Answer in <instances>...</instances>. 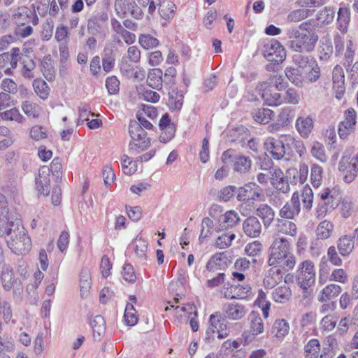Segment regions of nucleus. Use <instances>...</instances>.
<instances>
[{"instance_id":"49530a36","label":"nucleus","mask_w":358,"mask_h":358,"mask_svg":"<svg viewBox=\"0 0 358 358\" xmlns=\"http://www.w3.org/2000/svg\"><path fill=\"white\" fill-rule=\"evenodd\" d=\"M16 227V222H13L10 215L5 216V217H0V237L6 235L8 236L13 229Z\"/></svg>"},{"instance_id":"b1692460","label":"nucleus","mask_w":358,"mask_h":358,"mask_svg":"<svg viewBox=\"0 0 358 358\" xmlns=\"http://www.w3.org/2000/svg\"><path fill=\"white\" fill-rule=\"evenodd\" d=\"M224 312L226 317L232 320H238L244 317L247 313L245 306L236 303L225 305Z\"/></svg>"},{"instance_id":"603ef678","label":"nucleus","mask_w":358,"mask_h":358,"mask_svg":"<svg viewBox=\"0 0 358 358\" xmlns=\"http://www.w3.org/2000/svg\"><path fill=\"white\" fill-rule=\"evenodd\" d=\"M33 87L36 94L42 99H46L49 95L50 88L45 81L36 79L33 82Z\"/></svg>"},{"instance_id":"aec40b11","label":"nucleus","mask_w":358,"mask_h":358,"mask_svg":"<svg viewBox=\"0 0 358 358\" xmlns=\"http://www.w3.org/2000/svg\"><path fill=\"white\" fill-rule=\"evenodd\" d=\"M355 237L350 235H343L337 241V249L343 257H348L355 248Z\"/></svg>"},{"instance_id":"c03bdc74","label":"nucleus","mask_w":358,"mask_h":358,"mask_svg":"<svg viewBox=\"0 0 358 358\" xmlns=\"http://www.w3.org/2000/svg\"><path fill=\"white\" fill-rule=\"evenodd\" d=\"M287 173L291 175L293 173L294 182L296 184H303L308 178V166L306 163H301L299 164V169L296 171L295 169H289L287 171Z\"/></svg>"},{"instance_id":"cd10ccee","label":"nucleus","mask_w":358,"mask_h":358,"mask_svg":"<svg viewBox=\"0 0 358 358\" xmlns=\"http://www.w3.org/2000/svg\"><path fill=\"white\" fill-rule=\"evenodd\" d=\"M341 291L342 288L340 285L329 284L322 289L317 296V299L320 302H327L338 296Z\"/></svg>"},{"instance_id":"a211bd4d","label":"nucleus","mask_w":358,"mask_h":358,"mask_svg":"<svg viewBox=\"0 0 358 358\" xmlns=\"http://www.w3.org/2000/svg\"><path fill=\"white\" fill-rule=\"evenodd\" d=\"M264 146L275 159L280 160L286 155L280 137L278 140L273 137L267 138L264 142Z\"/></svg>"},{"instance_id":"680f3d73","label":"nucleus","mask_w":358,"mask_h":358,"mask_svg":"<svg viewBox=\"0 0 358 358\" xmlns=\"http://www.w3.org/2000/svg\"><path fill=\"white\" fill-rule=\"evenodd\" d=\"M1 115L3 120L15 121L19 123L22 122L24 120L23 116L20 113L18 109L16 108L2 112L1 113Z\"/></svg>"},{"instance_id":"dca6fc26","label":"nucleus","mask_w":358,"mask_h":358,"mask_svg":"<svg viewBox=\"0 0 358 358\" xmlns=\"http://www.w3.org/2000/svg\"><path fill=\"white\" fill-rule=\"evenodd\" d=\"M243 233L250 238H257L262 231V226L256 216H250L246 218L242 224Z\"/></svg>"},{"instance_id":"ddd939ff","label":"nucleus","mask_w":358,"mask_h":358,"mask_svg":"<svg viewBox=\"0 0 358 358\" xmlns=\"http://www.w3.org/2000/svg\"><path fill=\"white\" fill-rule=\"evenodd\" d=\"M301 211L300 196L298 192L293 193L290 202H287L280 210L279 215L283 219L292 220Z\"/></svg>"},{"instance_id":"f8f14e48","label":"nucleus","mask_w":358,"mask_h":358,"mask_svg":"<svg viewBox=\"0 0 358 358\" xmlns=\"http://www.w3.org/2000/svg\"><path fill=\"white\" fill-rule=\"evenodd\" d=\"M357 123V113L353 108H348L345 112V118L338 126V135L342 139H345L355 131Z\"/></svg>"},{"instance_id":"6ab92c4d","label":"nucleus","mask_w":358,"mask_h":358,"mask_svg":"<svg viewBox=\"0 0 358 358\" xmlns=\"http://www.w3.org/2000/svg\"><path fill=\"white\" fill-rule=\"evenodd\" d=\"M255 215L260 217L266 228L270 227L275 217V212L268 204H260L255 208Z\"/></svg>"},{"instance_id":"f3484780","label":"nucleus","mask_w":358,"mask_h":358,"mask_svg":"<svg viewBox=\"0 0 358 358\" xmlns=\"http://www.w3.org/2000/svg\"><path fill=\"white\" fill-rule=\"evenodd\" d=\"M271 268L267 271L264 279V285L268 288H273L282 278L284 268L280 265H268Z\"/></svg>"},{"instance_id":"c756f323","label":"nucleus","mask_w":358,"mask_h":358,"mask_svg":"<svg viewBox=\"0 0 358 358\" xmlns=\"http://www.w3.org/2000/svg\"><path fill=\"white\" fill-rule=\"evenodd\" d=\"M240 221L238 214L234 210H229L221 215L218 218L220 227L223 229H227L236 226Z\"/></svg>"},{"instance_id":"ea45409f","label":"nucleus","mask_w":358,"mask_h":358,"mask_svg":"<svg viewBox=\"0 0 358 358\" xmlns=\"http://www.w3.org/2000/svg\"><path fill=\"white\" fill-rule=\"evenodd\" d=\"M299 196L302 200L303 210L309 212L313 203V192L311 187L308 185L304 186Z\"/></svg>"},{"instance_id":"4c0bfd02","label":"nucleus","mask_w":358,"mask_h":358,"mask_svg":"<svg viewBox=\"0 0 358 358\" xmlns=\"http://www.w3.org/2000/svg\"><path fill=\"white\" fill-rule=\"evenodd\" d=\"M162 71L159 69H154L148 75L147 83L153 89L159 90L162 87Z\"/></svg>"},{"instance_id":"412c9836","label":"nucleus","mask_w":358,"mask_h":358,"mask_svg":"<svg viewBox=\"0 0 358 358\" xmlns=\"http://www.w3.org/2000/svg\"><path fill=\"white\" fill-rule=\"evenodd\" d=\"M250 287L248 285H231L224 288L223 294L226 299H243L249 292Z\"/></svg>"},{"instance_id":"bb28decb","label":"nucleus","mask_w":358,"mask_h":358,"mask_svg":"<svg viewBox=\"0 0 358 358\" xmlns=\"http://www.w3.org/2000/svg\"><path fill=\"white\" fill-rule=\"evenodd\" d=\"M31 11L27 6H22L15 8L12 13V20L15 23L24 26L29 22Z\"/></svg>"},{"instance_id":"393cba45","label":"nucleus","mask_w":358,"mask_h":358,"mask_svg":"<svg viewBox=\"0 0 358 358\" xmlns=\"http://www.w3.org/2000/svg\"><path fill=\"white\" fill-rule=\"evenodd\" d=\"M168 114H164L159 123L161 129L163 131L160 135V141L166 142L171 140L175 134L173 124H171Z\"/></svg>"},{"instance_id":"473e14b6","label":"nucleus","mask_w":358,"mask_h":358,"mask_svg":"<svg viewBox=\"0 0 358 358\" xmlns=\"http://www.w3.org/2000/svg\"><path fill=\"white\" fill-rule=\"evenodd\" d=\"M334 226L328 220L322 221L317 227L315 233L319 240H327L330 238L334 231Z\"/></svg>"},{"instance_id":"9b49d317","label":"nucleus","mask_w":358,"mask_h":358,"mask_svg":"<svg viewBox=\"0 0 358 358\" xmlns=\"http://www.w3.org/2000/svg\"><path fill=\"white\" fill-rule=\"evenodd\" d=\"M264 48V55L267 60L277 64L282 63L285 60L286 57L285 49L277 40L271 41Z\"/></svg>"},{"instance_id":"69168bd1","label":"nucleus","mask_w":358,"mask_h":358,"mask_svg":"<svg viewBox=\"0 0 358 358\" xmlns=\"http://www.w3.org/2000/svg\"><path fill=\"white\" fill-rule=\"evenodd\" d=\"M281 143L284 146L286 155L291 156L296 138L290 134H284L280 136Z\"/></svg>"},{"instance_id":"e433bc0d","label":"nucleus","mask_w":358,"mask_h":358,"mask_svg":"<svg viewBox=\"0 0 358 358\" xmlns=\"http://www.w3.org/2000/svg\"><path fill=\"white\" fill-rule=\"evenodd\" d=\"M277 222L278 231L293 237L296 236L297 228L295 223L287 219H278Z\"/></svg>"},{"instance_id":"8fccbe9b","label":"nucleus","mask_w":358,"mask_h":358,"mask_svg":"<svg viewBox=\"0 0 358 358\" xmlns=\"http://www.w3.org/2000/svg\"><path fill=\"white\" fill-rule=\"evenodd\" d=\"M91 285L90 272L87 268H83L80 275V287L82 297L87 295Z\"/></svg>"},{"instance_id":"5701e85b","label":"nucleus","mask_w":358,"mask_h":358,"mask_svg":"<svg viewBox=\"0 0 358 358\" xmlns=\"http://www.w3.org/2000/svg\"><path fill=\"white\" fill-rule=\"evenodd\" d=\"M350 22V10L347 6L339 8L337 12L336 27L342 33L346 34Z\"/></svg>"},{"instance_id":"a19ab883","label":"nucleus","mask_w":358,"mask_h":358,"mask_svg":"<svg viewBox=\"0 0 358 358\" xmlns=\"http://www.w3.org/2000/svg\"><path fill=\"white\" fill-rule=\"evenodd\" d=\"M168 105L171 110H179L183 104V94L178 90H171L169 94Z\"/></svg>"},{"instance_id":"e2e57ef3","label":"nucleus","mask_w":358,"mask_h":358,"mask_svg":"<svg viewBox=\"0 0 358 358\" xmlns=\"http://www.w3.org/2000/svg\"><path fill=\"white\" fill-rule=\"evenodd\" d=\"M311 155L317 160L325 162L327 156L325 155L324 148L322 144L319 142H314L311 148Z\"/></svg>"},{"instance_id":"774afa93","label":"nucleus","mask_w":358,"mask_h":358,"mask_svg":"<svg viewBox=\"0 0 358 358\" xmlns=\"http://www.w3.org/2000/svg\"><path fill=\"white\" fill-rule=\"evenodd\" d=\"M213 222L209 217H205L201 222V230L199 239H203L208 237L213 232Z\"/></svg>"},{"instance_id":"37998d69","label":"nucleus","mask_w":358,"mask_h":358,"mask_svg":"<svg viewBox=\"0 0 358 358\" xmlns=\"http://www.w3.org/2000/svg\"><path fill=\"white\" fill-rule=\"evenodd\" d=\"M253 118L260 124H267L274 116V112L269 108H258L253 113Z\"/></svg>"},{"instance_id":"2eb2a0df","label":"nucleus","mask_w":358,"mask_h":358,"mask_svg":"<svg viewBox=\"0 0 358 358\" xmlns=\"http://www.w3.org/2000/svg\"><path fill=\"white\" fill-rule=\"evenodd\" d=\"M234 136L236 138L234 141L240 144L242 147H248L249 149L257 152L259 144L252 138H250L248 130L244 127L237 128L234 131Z\"/></svg>"},{"instance_id":"f704fd0d","label":"nucleus","mask_w":358,"mask_h":358,"mask_svg":"<svg viewBox=\"0 0 358 358\" xmlns=\"http://www.w3.org/2000/svg\"><path fill=\"white\" fill-rule=\"evenodd\" d=\"M115 56L113 48L106 47L103 51L102 67L104 71L108 73L114 68Z\"/></svg>"},{"instance_id":"de8ad7c7","label":"nucleus","mask_w":358,"mask_h":358,"mask_svg":"<svg viewBox=\"0 0 358 358\" xmlns=\"http://www.w3.org/2000/svg\"><path fill=\"white\" fill-rule=\"evenodd\" d=\"M318 57L320 61L327 62L331 57L334 48L332 43L330 41H325L322 42L318 48Z\"/></svg>"},{"instance_id":"5fc2aeb1","label":"nucleus","mask_w":358,"mask_h":358,"mask_svg":"<svg viewBox=\"0 0 358 358\" xmlns=\"http://www.w3.org/2000/svg\"><path fill=\"white\" fill-rule=\"evenodd\" d=\"M236 235L233 233H224L215 240V245L220 249H225L231 245Z\"/></svg>"},{"instance_id":"79ce46f5","label":"nucleus","mask_w":358,"mask_h":358,"mask_svg":"<svg viewBox=\"0 0 358 358\" xmlns=\"http://www.w3.org/2000/svg\"><path fill=\"white\" fill-rule=\"evenodd\" d=\"M131 245L136 256L141 260H145L148 249V243L146 241L143 239L141 237L136 236V238L133 241Z\"/></svg>"},{"instance_id":"13d9d810","label":"nucleus","mask_w":358,"mask_h":358,"mask_svg":"<svg viewBox=\"0 0 358 358\" xmlns=\"http://www.w3.org/2000/svg\"><path fill=\"white\" fill-rule=\"evenodd\" d=\"M310 11L306 8H299L292 10L287 15V20L292 22H299L309 16Z\"/></svg>"},{"instance_id":"58836bf2","label":"nucleus","mask_w":358,"mask_h":358,"mask_svg":"<svg viewBox=\"0 0 358 358\" xmlns=\"http://www.w3.org/2000/svg\"><path fill=\"white\" fill-rule=\"evenodd\" d=\"M320 352V343L317 339L310 340L304 346L305 358H318Z\"/></svg>"},{"instance_id":"39448f33","label":"nucleus","mask_w":358,"mask_h":358,"mask_svg":"<svg viewBox=\"0 0 358 358\" xmlns=\"http://www.w3.org/2000/svg\"><path fill=\"white\" fill-rule=\"evenodd\" d=\"M131 137L129 150L133 152H141L148 149L150 146V138L140 124L136 121H131L129 127Z\"/></svg>"},{"instance_id":"4468645a","label":"nucleus","mask_w":358,"mask_h":358,"mask_svg":"<svg viewBox=\"0 0 358 358\" xmlns=\"http://www.w3.org/2000/svg\"><path fill=\"white\" fill-rule=\"evenodd\" d=\"M262 196V188L255 182H250L239 188L237 199L239 201L257 200Z\"/></svg>"},{"instance_id":"4be33fe9","label":"nucleus","mask_w":358,"mask_h":358,"mask_svg":"<svg viewBox=\"0 0 358 358\" xmlns=\"http://www.w3.org/2000/svg\"><path fill=\"white\" fill-rule=\"evenodd\" d=\"M50 182L47 167L43 166L39 169L38 178L36 179V188L38 192L45 196L48 195L50 190Z\"/></svg>"},{"instance_id":"a878e982","label":"nucleus","mask_w":358,"mask_h":358,"mask_svg":"<svg viewBox=\"0 0 358 358\" xmlns=\"http://www.w3.org/2000/svg\"><path fill=\"white\" fill-rule=\"evenodd\" d=\"M313 120L310 116L299 117L296 121V129L300 136L307 138L313 128Z\"/></svg>"},{"instance_id":"20e7f679","label":"nucleus","mask_w":358,"mask_h":358,"mask_svg":"<svg viewBox=\"0 0 358 358\" xmlns=\"http://www.w3.org/2000/svg\"><path fill=\"white\" fill-rule=\"evenodd\" d=\"M338 170L347 183L352 182L358 176V152L353 148L345 150L339 162Z\"/></svg>"},{"instance_id":"0e129e2a","label":"nucleus","mask_w":358,"mask_h":358,"mask_svg":"<svg viewBox=\"0 0 358 358\" xmlns=\"http://www.w3.org/2000/svg\"><path fill=\"white\" fill-rule=\"evenodd\" d=\"M23 76L24 78H32L34 75L31 71L35 69L36 64L34 60L29 56H24L22 58Z\"/></svg>"},{"instance_id":"9d476101","label":"nucleus","mask_w":358,"mask_h":358,"mask_svg":"<svg viewBox=\"0 0 358 358\" xmlns=\"http://www.w3.org/2000/svg\"><path fill=\"white\" fill-rule=\"evenodd\" d=\"M250 331H245L243 334L244 342L245 344L250 343L255 336L262 333L264 331V322L260 315L255 311H252L249 316Z\"/></svg>"},{"instance_id":"3c124183","label":"nucleus","mask_w":358,"mask_h":358,"mask_svg":"<svg viewBox=\"0 0 358 358\" xmlns=\"http://www.w3.org/2000/svg\"><path fill=\"white\" fill-rule=\"evenodd\" d=\"M41 71L48 81H52L55 77V71L50 58L45 57L41 62Z\"/></svg>"},{"instance_id":"338daca9","label":"nucleus","mask_w":358,"mask_h":358,"mask_svg":"<svg viewBox=\"0 0 358 358\" xmlns=\"http://www.w3.org/2000/svg\"><path fill=\"white\" fill-rule=\"evenodd\" d=\"M303 52H296L292 56V60L295 65L301 69H305L310 64L313 57L302 54Z\"/></svg>"},{"instance_id":"bf43d9fd","label":"nucleus","mask_w":358,"mask_h":358,"mask_svg":"<svg viewBox=\"0 0 358 358\" xmlns=\"http://www.w3.org/2000/svg\"><path fill=\"white\" fill-rule=\"evenodd\" d=\"M22 109L27 115L32 117H38L41 112V108L38 105L30 101L24 102Z\"/></svg>"},{"instance_id":"423d86ee","label":"nucleus","mask_w":358,"mask_h":358,"mask_svg":"<svg viewBox=\"0 0 358 358\" xmlns=\"http://www.w3.org/2000/svg\"><path fill=\"white\" fill-rule=\"evenodd\" d=\"M296 280L297 285L306 289L311 287L315 281V269L314 264L310 260L302 262L296 271Z\"/></svg>"},{"instance_id":"f03ea898","label":"nucleus","mask_w":358,"mask_h":358,"mask_svg":"<svg viewBox=\"0 0 358 358\" xmlns=\"http://www.w3.org/2000/svg\"><path fill=\"white\" fill-rule=\"evenodd\" d=\"M287 36L289 38V48L299 52H312L318 41V36L314 31L300 32L296 28L289 29Z\"/></svg>"},{"instance_id":"0eeeda50","label":"nucleus","mask_w":358,"mask_h":358,"mask_svg":"<svg viewBox=\"0 0 358 358\" xmlns=\"http://www.w3.org/2000/svg\"><path fill=\"white\" fill-rule=\"evenodd\" d=\"M210 326L206 331V338H213L214 334H217L218 338L227 337L229 330L227 326V320L220 313L212 314L209 318Z\"/></svg>"},{"instance_id":"c9c22d12","label":"nucleus","mask_w":358,"mask_h":358,"mask_svg":"<svg viewBox=\"0 0 358 358\" xmlns=\"http://www.w3.org/2000/svg\"><path fill=\"white\" fill-rule=\"evenodd\" d=\"M5 260L3 261V262ZM2 267V272L1 274V284L5 290L8 291L12 289V282L15 279L13 277V271L8 265H5L4 263L0 266Z\"/></svg>"},{"instance_id":"72a5a7b5","label":"nucleus","mask_w":358,"mask_h":358,"mask_svg":"<svg viewBox=\"0 0 358 358\" xmlns=\"http://www.w3.org/2000/svg\"><path fill=\"white\" fill-rule=\"evenodd\" d=\"M175 9V4L170 0H161L159 3V14L166 20H169L174 16Z\"/></svg>"},{"instance_id":"052dcab7","label":"nucleus","mask_w":358,"mask_h":358,"mask_svg":"<svg viewBox=\"0 0 358 358\" xmlns=\"http://www.w3.org/2000/svg\"><path fill=\"white\" fill-rule=\"evenodd\" d=\"M139 44L146 50L157 47L159 44L157 38L150 34H141L138 38Z\"/></svg>"},{"instance_id":"c85d7f7f","label":"nucleus","mask_w":358,"mask_h":358,"mask_svg":"<svg viewBox=\"0 0 358 358\" xmlns=\"http://www.w3.org/2000/svg\"><path fill=\"white\" fill-rule=\"evenodd\" d=\"M233 169L239 173H246L249 172L252 166V160L249 157L238 155L231 160Z\"/></svg>"},{"instance_id":"4d7b16f0","label":"nucleus","mask_w":358,"mask_h":358,"mask_svg":"<svg viewBox=\"0 0 358 358\" xmlns=\"http://www.w3.org/2000/svg\"><path fill=\"white\" fill-rule=\"evenodd\" d=\"M294 117V110L290 108H283L278 115V124L282 127L288 125Z\"/></svg>"},{"instance_id":"1a4fd4ad","label":"nucleus","mask_w":358,"mask_h":358,"mask_svg":"<svg viewBox=\"0 0 358 358\" xmlns=\"http://www.w3.org/2000/svg\"><path fill=\"white\" fill-rule=\"evenodd\" d=\"M115 10L117 15L124 17L127 14L139 20L143 17V11L140 6L134 0H115Z\"/></svg>"},{"instance_id":"09e8293b","label":"nucleus","mask_w":358,"mask_h":358,"mask_svg":"<svg viewBox=\"0 0 358 358\" xmlns=\"http://www.w3.org/2000/svg\"><path fill=\"white\" fill-rule=\"evenodd\" d=\"M289 329V324L285 320H277L273 325L272 334L278 338H282L287 334Z\"/></svg>"},{"instance_id":"2f4dec72","label":"nucleus","mask_w":358,"mask_h":358,"mask_svg":"<svg viewBox=\"0 0 358 358\" xmlns=\"http://www.w3.org/2000/svg\"><path fill=\"white\" fill-rule=\"evenodd\" d=\"M292 290L287 285H283L276 287L272 293L273 299L279 303H285L290 300L292 297Z\"/></svg>"},{"instance_id":"864d4df0","label":"nucleus","mask_w":358,"mask_h":358,"mask_svg":"<svg viewBox=\"0 0 358 358\" xmlns=\"http://www.w3.org/2000/svg\"><path fill=\"white\" fill-rule=\"evenodd\" d=\"M313 65L310 70L306 73V83H314L319 80L321 76V70L314 58H312Z\"/></svg>"},{"instance_id":"7c9ffc66","label":"nucleus","mask_w":358,"mask_h":358,"mask_svg":"<svg viewBox=\"0 0 358 358\" xmlns=\"http://www.w3.org/2000/svg\"><path fill=\"white\" fill-rule=\"evenodd\" d=\"M285 74L288 80L298 87H303L306 83V80L301 71L296 68H286Z\"/></svg>"},{"instance_id":"6e6552de","label":"nucleus","mask_w":358,"mask_h":358,"mask_svg":"<svg viewBox=\"0 0 358 358\" xmlns=\"http://www.w3.org/2000/svg\"><path fill=\"white\" fill-rule=\"evenodd\" d=\"M256 92L268 106H278L282 103V99L278 90L269 83H259L256 87Z\"/></svg>"},{"instance_id":"7ed1b4c3","label":"nucleus","mask_w":358,"mask_h":358,"mask_svg":"<svg viewBox=\"0 0 358 358\" xmlns=\"http://www.w3.org/2000/svg\"><path fill=\"white\" fill-rule=\"evenodd\" d=\"M8 248L12 252L23 255L28 253L31 249V241L25 229L19 221L16 220V227L8 236L6 237Z\"/></svg>"},{"instance_id":"f257e3e1","label":"nucleus","mask_w":358,"mask_h":358,"mask_svg":"<svg viewBox=\"0 0 358 358\" xmlns=\"http://www.w3.org/2000/svg\"><path fill=\"white\" fill-rule=\"evenodd\" d=\"M268 265H280L285 272L294 268L296 257L292 252L289 242L285 238L274 239L268 249Z\"/></svg>"},{"instance_id":"a18cd8bd","label":"nucleus","mask_w":358,"mask_h":358,"mask_svg":"<svg viewBox=\"0 0 358 358\" xmlns=\"http://www.w3.org/2000/svg\"><path fill=\"white\" fill-rule=\"evenodd\" d=\"M335 13V10L333 8L324 7L318 12L317 20L322 24H329L334 21Z\"/></svg>"},{"instance_id":"6e6d98bb","label":"nucleus","mask_w":358,"mask_h":358,"mask_svg":"<svg viewBox=\"0 0 358 358\" xmlns=\"http://www.w3.org/2000/svg\"><path fill=\"white\" fill-rule=\"evenodd\" d=\"M323 170L322 168L316 164L311 166L310 180L311 183L315 187H318L322 180Z\"/></svg>"}]
</instances>
